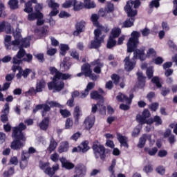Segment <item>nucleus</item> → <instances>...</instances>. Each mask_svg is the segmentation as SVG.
I'll list each match as a JSON object with an SVG mask.
<instances>
[{
	"instance_id": "f257e3e1",
	"label": "nucleus",
	"mask_w": 177,
	"mask_h": 177,
	"mask_svg": "<svg viewBox=\"0 0 177 177\" xmlns=\"http://www.w3.org/2000/svg\"><path fill=\"white\" fill-rule=\"evenodd\" d=\"M99 20V15L96 14H93L91 15V21L95 27L98 28L94 30V41H92L91 44L89 45V48L91 49H97V48L100 47V44L104 41V35H102V32L104 31V32H109V29L108 28H104L99 24L97 21Z\"/></svg>"
},
{
	"instance_id": "f03ea898",
	"label": "nucleus",
	"mask_w": 177,
	"mask_h": 177,
	"mask_svg": "<svg viewBox=\"0 0 177 177\" xmlns=\"http://www.w3.org/2000/svg\"><path fill=\"white\" fill-rule=\"evenodd\" d=\"M26 128V124L20 123L19 127L13 129L12 138H15V140L11 143L10 147L12 150H20L24 147L26 136H24L23 131Z\"/></svg>"
},
{
	"instance_id": "7ed1b4c3",
	"label": "nucleus",
	"mask_w": 177,
	"mask_h": 177,
	"mask_svg": "<svg viewBox=\"0 0 177 177\" xmlns=\"http://www.w3.org/2000/svg\"><path fill=\"white\" fill-rule=\"evenodd\" d=\"M13 37L15 40L11 43L12 37L9 35L5 37V46L8 50L12 49V50H17V49L20 48V41L21 40V34L19 28H17V29L13 31Z\"/></svg>"
},
{
	"instance_id": "20e7f679",
	"label": "nucleus",
	"mask_w": 177,
	"mask_h": 177,
	"mask_svg": "<svg viewBox=\"0 0 177 177\" xmlns=\"http://www.w3.org/2000/svg\"><path fill=\"white\" fill-rule=\"evenodd\" d=\"M136 59H140V60L143 61L146 59V55H145V49L136 50L134 52V55L132 59H129V56L126 57L124 59V68L126 71H131L133 70L136 64Z\"/></svg>"
},
{
	"instance_id": "39448f33",
	"label": "nucleus",
	"mask_w": 177,
	"mask_h": 177,
	"mask_svg": "<svg viewBox=\"0 0 177 177\" xmlns=\"http://www.w3.org/2000/svg\"><path fill=\"white\" fill-rule=\"evenodd\" d=\"M124 10L129 18L126 19L125 22L123 24V27L126 28L132 27L135 21V16L138 15V11L132 9V2L131 1L127 3V5L124 6Z\"/></svg>"
},
{
	"instance_id": "423d86ee",
	"label": "nucleus",
	"mask_w": 177,
	"mask_h": 177,
	"mask_svg": "<svg viewBox=\"0 0 177 177\" xmlns=\"http://www.w3.org/2000/svg\"><path fill=\"white\" fill-rule=\"evenodd\" d=\"M139 37H140V33L138 31H133L131 33V37L129 39L127 42V52L130 53L133 52L135 49L138 47L139 44Z\"/></svg>"
},
{
	"instance_id": "0eeeda50",
	"label": "nucleus",
	"mask_w": 177,
	"mask_h": 177,
	"mask_svg": "<svg viewBox=\"0 0 177 177\" xmlns=\"http://www.w3.org/2000/svg\"><path fill=\"white\" fill-rule=\"evenodd\" d=\"M50 107H59V109H61V107H63V105L55 101L47 100L46 104H38L36 106L37 110H41L43 109L44 110V111L42 112L43 117H45V115H46V111H50Z\"/></svg>"
},
{
	"instance_id": "6e6552de",
	"label": "nucleus",
	"mask_w": 177,
	"mask_h": 177,
	"mask_svg": "<svg viewBox=\"0 0 177 177\" xmlns=\"http://www.w3.org/2000/svg\"><path fill=\"white\" fill-rule=\"evenodd\" d=\"M93 150L95 158H106V149L99 142H95L93 145Z\"/></svg>"
},
{
	"instance_id": "1a4fd4ad",
	"label": "nucleus",
	"mask_w": 177,
	"mask_h": 177,
	"mask_svg": "<svg viewBox=\"0 0 177 177\" xmlns=\"http://www.w3.org/2000/svg\"><path fill=\"white\" fill-rule=\"evenodd\" d=\"M121 35V29L120 28H113L111 32L109 39L107 42L108 49H111L115 45H117V41L114 38H118Z\"/></svg>"
},
{
	"instance_id": "9d476101",
	"label": "nucleus",
	"mask_w": 177,
	"mask_h": 177,
	"mask_svg": "<svg viewBox=\"0 0 177 177\" xmlns=\"http://www.w3.org/2000/svg\"><path fill=\"white\" fill-rule=\"evenodd\" d=\"M71 6H73V10L75 12H78V10H81V9H84V3L77 1V0H66L62 4V8H64V9H68Z\"/></svg>"
},
{
	"instance_id": "9b49d317",
	"label": "nucleus",
	"mask_w": 177,
	"mask_h": 177,
	"mask_svg": "<svg viewBox=\"0 0 177 177\" xmlns=\"http://www.w3.org/2000/svg\"><path fill=\"white\" fill-rule=\"evenodd\" d=\"M62 80L63 79L55 78L53 80V82H48V89L50 91L54 89V92H60L64 88V82Z\"/></svg>"
},
{
	"instance_id": "f8f14e48",
	"label": "nucleus",
	"mask_w": 177,
	"mask_h": 177,
	"mask_svg": "<svg viewBox=\"0 0 177 177\" xmlns=\"http://www.w3.org/2000/svg\"><path fill=\"white\" fill-rule=\"evenodd\" d=\"M82 71L84 73L85 77H89L93 81L97 80V76L95 74H92V69H91V65L89 64H84L82 66Z\"/></svg>"
},
{
	"instance_id": "ddd939ff",
	"label": "nucleus",
	"mask_w": 177,
	"mask_h": 177,
	"mask_svg": "<svg viewBox=\"0 0 177 177\" xmlns=\"http://www.w3.org/2000/svg\"><path fill=\"white\" fill-rule=\"evenodd\" d=\"M50 71L51 74L54 75L53 79L58 78L59 80H68L71 78V75L68 73H62L61 72H59L57 71V69H56V68H50Z\"/></svg>"
},
{
	"instance_id": "4468645a",
	"label": "nucleus",
	"mask_w": 177,
	"mask_h": 177,
	"mask_svg": "<svg viewBox=\"0 0 177 177\" xmlns=\"http://www.w3.org/2000/svg\"><path fill=\"white\" fill-rule=\"evenodd\" d=\"M47 3L48 7L52 9V11L49 13V16L50 17L56 16L59 13V3H57L55 0H47Z\"/></svg>"
},
{
	"instance_id": "2eb2a0df",
	"label": "nucleus",
	"mask_w": 177,
	"mask_h": 177,
	"mask_svg": "<svg viewBox=\"0 0 177 177\" xmlns=\"http://www.w3.org/2000/svg\"><path fill=\"white\" fill-rule=\"evenodd\" d=\"M149 140L151 145L154 143V140H151V135L150 134H144L139 139V142L138 144V147L139 149H143L145 145H146V140Z\"/></svg>"
},
{
	"instance_id": "dca6fc26",
	"label": "nucleus",
	"mask_w": 177,
	"mask_h": 177,
	"mask_svg": "<svg viewBox=\"0 0 177 177\" xmlns=\"http://www.w3.org/2000/svg\"><path fill=\"white\" fill-rule=\"evenodd\" d=\"M19 51L15 57H13L12 63L14 64H20L21 63L22 57L26 56V50L21 48H19Z\"/></svg>"
},
{
	"instance_id": "f3484780",
	"label": "nucleus",
	"mask_w": 177,
	"mask_h": 177,
	"mask_svg": "<svg viewBox=\"0 0 177 177\" xmlns=\"http://www.w3.org/2000/svg\"><path fill=\"white\" fill-rule=\"evenodd\" d=\"M132 99H133V94H131L130 97H128L124 94L119 93L116 96V100L120 102H125L127 104H131V103H132Z\"/></svg>"
},
{
	"instance_id": "a211bd4d",
	"label": "nucleus",
	"mask_w": 177,
	"mask_h": 177,
	"mask_svg": "<svg viewBox=\"0 0 177 177\" xmlns=\"http://www.w3.org/2000/svg\"><path fill=\"white\" fill-rule=\"evenodd\" d=\"M90 96L91 99H95V100H100V102L97 103V106H101V109L106 111V106H103V97L100 95L97 91H93Z\"/></svg>"
},
{
	"instance_id": "6ab92c4d",
	"label": "nucleus",
	"mask_w": 177,
	"mask_h": 177,
	"mask_svg": "<svg viewBox=\"0 0 177 177\" xmlns=\"http://www.w3.org/2000/svg\"><path fill=\"white\" fill-rule=\"evenodd\" d=\"M85 26H86V24L84 21H80L77 22L75 25L76 30L73 32V35L77 37L79 34H81V32H84V31H85Z\"/></svg>"
},
{
	"instance_id": "aec40b11",
	"label": "nucleus",
	"mask_w": 177,
	"mask_h": 177,
	"mask_svg": "<svg viewBox=\"0 0 177 177\" xmlns=\"http://www.w3.org/2000/svg\"><path fill=\"white\" fill-rule=\"evenodd\" d=\"M86 174V167L83 164H78L75 167V174L78 175L80 177L85 176Z\"/></svg>"
},
{
	"instance_id": "412c9836",
	"label": "nucleus",
	"mask_w": 177,
	"mask_h": 177,
	"mask_svg": "<svg viewBox=\"0 0 177 177\" xmlns=\"http://www.w3.org/2000/svg\"><path fill=\"white\" fill-rule=\"evenodd\" d=\"M116 136L118 140L120 143V146L126 147L127 149L129 147V146L128 145V137L123 136L120 133H117Z\"/></svg>"
},
{
	"instance_id": "4be33fe9",
	"label": "nucleus",
	"mask_w": 177,
	"mask_h": 177,
	"mask_svg": "<svg viewBox=\"0 0 177 177\" xmlns=\"http://www.w3.org/2000/svg\"><path fill=\"white\" fill-rule=\"evenodd\" d=\"M91 66H94L93 71L96 74H100L102 73V68L103 67V63L100 62V59H96L91 62Z\"/></svg>"
},
{
	"instance_id": "5701e85b",
	"label": "nucleus",
	"mask_w": 177,
	"mask_h": 177,
	"mask_svg": "<svg viewBox=\"0 0 177 177\" xmlns=\"http://www.w3.org/2000/svg\"><path fill=\"white\" fill-rule=\"evenodd\" d=\"M68 60V57H65L63 62L61 63L60 67L62 71H68V70H70V68L71 67V63H70Z\"/></svg>"
},
{
	"instance_id": "b1692460",
	"label": "nucleus",
	"mask_w": 177,
	"mask_h": 177,
	"mask_svg": "<svg viewBox=\"0 0 177 177\" xmlns=\"http://www.w3.org/2000/svg\"><path fill=\"white\" fill-rule=\"evenodd\" d=\"M84 124L86 127V129H91L92 127L95 124V116L91 115L88 117L85 120H84Z\"/></svg>"
},
{
	"instance_id": "393cba45",
	"label": "nucleus",
	"mask_w": 177,
	"mask_h": 177,
	"mask_svg": "<svg viewBox=\"0 0 177 177\" xmlns=\"http://www.w3.org/2000/svg\"><path fill=\"white\" fill-rule=\"evenodd\" d=\"M56 147H57V142L53 138V136L50 138V143L47 150L49 151V153H52V151H55L56 150Z\"/></svg>"
},
{
	"instance_id": "a878e982",
	"label": "nucleus",
	"mask_w": 177,
	"mask_h": 177,
	"mask_svg": "<svg viewBox=\"0 0 177 177\" xmlns=\"http://www.w3.org/2000/svg\"><path fill=\"white\" fill-rule=\"evenodd\" d=\"M62 167L66 168V169H73L74 168V164L70 162L68 160H66L64 158H60Z\"/></svg>"
},
{
	"instance_id": "bb28decb",
	"label": "nucleus",
	"mask_w": 177,
	"mask_h": 177,
	"mask_svg": "<svg viewBox=\"0 0 177 177\" xmlns=\"http://www.w3.org/2000/svg\"><path fill=\"white\" fill-rule=\"evenodd\" d=\"M36 19H44V15L41 12H35L28 15V20H29V21H32Z\"/></svg>"
},
{
	"instance_id": "cd10ccee",
	"label": "nucleus",
	"mask_w": 177,
	"mask_h": 177,
	"mask_svg": "<svg viewBox=\"0 0 177 177\" xmlns=\"http://www.w3.org/2000/svg\"><path fill=\"white\" fill-rule=\"evenodd\" d=\"M40 129L46 131L49 127V118H44V120L39 124Z\"/></svg>"
},
{
	"instance_id": "c85d7f7f",
	"label": "nucleus",
	"mask_w": 177,
	"mask_h": 177,
	"mask_svg": "<svg viewBox=\"0 0 177 177\" xmlns=\"http://www.w3.org/2000/svg\"><path fill=\"white\" fill-rule=\"evenodd\" d=\"M153 122H156V125H161L162 124V120H161V118L160 116H155L153 118H150L147 121V124L148 125H150V124H153Z\"/></svg>"
},
{
	"instance_id": "c756f323",
	"label": "nucleus",
	"mask_w": 177,
	"mask_h": 177,
	"mask_svg": "<svg viewBox=\"0 0 177 177\" xmlns=\"http://www.w3.org/2000/svg\"><path fill=\"white\" fill-rule=\"evenodd\" d=\"M59 169V165H55L53 166V168L47 169L44 171V173H46L47 175H49L50 177L53 176L55 175V173L56 171Z\"/></svg>"
},
{
	"instance_id": "7c9ffc66",
	"label": "nucleus",
	"mask_w": 177,
	"mask_h": 177,
	"mask_svg": "<svg viewBox=\"0 0 177 177\" xmlns=\"http://www.w3.org/2000/svg\"><path fill=\"white\" fill-rule=\"evenodd\" d=\"M68 142L63 141L61 142V145L58 149L59 153H64L68 150Z\"/></svg>"
},
{
	"instance_id": "2f4dec72",
	"label": "nucleus",
	"mask_w": 177,
	"mask_h": 177,
	"mask_svg": "<svg viewBox=\"0 0 177 177\" xmlns=\"http://www.w3.org/2000/svg\"><path fill=\"white\" fill-rule=\"evenodd\" d=\"M30 41H31L30 37H26L23 39L21 36L19 48H21V46H24V48H28V46H30Z\"/></svg>"
},
{
	"instance_id": "473e14b6",
	"label": "nucleus",
	"mask_w": 177,
	"mask_h": 177,
	"mask_svg": "<svg viewBox=\"0 0 177 177\" xmlns=\"http://www.w3.org/2000/svg\"><path fill=\"white\" fill-rule=\"evenodd\" d=\"M80 153H86L89 150V146H88V141H84L79 145Z\"/></svg>"
},
{
	"instance_id": "72a5a7b5",
	"label": "nucleus",
	"mask_w": 177,
	"mask_h": 177,
	"mask_svg": "<svg viewBox=\"0 0 177 177\" xmlns=\"http://www.w3.org/2000/svg\"><path fill=\"white\" fill-rule=\"evenodd\" d=\"M5 28H8V32H12V27H10V24L6 23L5 21L0 23V32H2L5 30Z\"/></svg>"
},
{
	"instance_id": "f704fd0d",
	"label": "nucleus",
	"mask_w": 177,
	"mask_h": 177,
	"mask_svg": "<svg viewBox=\"0 0 177 177\" xmlns=\"http://www.w3.org/2000/svg\"><path fill=\"white\" fill-rule=\"evenodd\" d=\"M30 71H31L30 69H26L25 71H19V72L17 75V80H20V78H21V77H24V78H27V77H28V74H30Z\"/></svg>"
},
{
	"instance_id": "c9c22d12",
	"label": "nucleus",
	"mask_w": 177,
	"mask_h": 177,
	"mask_svg": "<svg viewBox=\"0 0 177 177\" xmlns=\"http://www.w3.org/2000/svg\"><path fill=\"white\" fill-rule=\"evenodd\" d=\"M73 115L75 118V124L76 125H78V118H80V116L82 115L81 111L80 110L79 106H76L74 110Z\"/></svg>"
},
{
	"instance_id": "e433bc0d",
	"label": "nucleus",
	"mask_w": 177,
	"mask_h": 177,
	"mask_svg": "<svg viewBox=\"0 0 177 177\" xmlns=\"http://www.w3.org/2000/svg\"><path fill=\"white\" fill-rule=\"evenodd\" d=\"M84 8L86 9H93L96 8V4L93 1H91V0H84V3H83Z\"/></svg>"
},
{
	"instance_id": "4c0bfd02",
	"label": "nucleus",
	"mask_w": 177,
	"mask_h": 177,
	"mask_svg": "<svg viewBox=\"0 0 177 177\" xmlns=\"http://www.w3.org/2000/svg\"><path fill=\"white\" fill-rule=\"evenodd\" d=\"M84 8L86 9H93L96 8V4L93 1H91V0H84V3H83Z\"/></svg>"
},
{
	"instance_id": "58836bf2",
	"label": "nucleus",
	"mask_w": 177,
	"mask_h": 177,
	"mask_svg": "<svg viewBox=\"0 0 177 177\" xmlns=\"http://www.w3.org/2000/svg\"><path fill=\"white\" fill-rule=\"evenodd\" d=\"M144 150L145 151H146V153H148L149 156H156V154L157 153V151H158V149H157V147H153V148L145 147Z\"/></svg>"
},
{
	"instance_id": "ea45409f",
	"label": "nucleus",
	"mask_w": 177,
	"mask_h": 177,
	"mask_svg": "<svg viewBox=\"0 0 177 177\" xmlns=\"http://www.w3.org/2000/svg\"><path fill=\"white\" fill-rule=\"evenodd\" d=\"M8 5L10 9H19V0H10L8 1Z\"/></svg>"
},
{
	"instance_id": "a19ab883",
	"label": "nucleus",
	"mask_w": 177,
	"mask_h": 177,
	"mask_svg": "<svg viewBox=\"0 0 177 177\" xmlns=\"http://www.w3.org/2000/svg\"><path fill=\"white\" fill-rule=\"evenodd\" d=\"M59 48H60V55H62V56H65L66 53H67V50L70 49V48L68 47V45L67 44H61Z\"/></svg>"
},
{
	"instance_id": "79ce46f5",
	"label": "nucleus",
	"mask_w": 177,
	"mask_h": 177,
	"mask_svg": "<svg viewBox=\"0 0 177 177\" xmlns=\"http://www.w3.org/2000/svg\"><path fill=\"white\" fill-rule=\"evenodd\" d=\"M45 85H46V83H45V81L44 80H41L40 82H37L36 86L37 92H42V89L45 88Z\"/></svg>"
},
{
	"instance_id": "37998d69",
	"label": "nucleus",
	"mask_w": 177,
	"mask_h": 177,
	"mask_svg": "<svg viewBox=\"0 0 177 177\" xmlns=\"http://www.w3.org/2000/svg\"><path fill=\"white\" fill-rule=\"evenodd\" d=\"M24 12H26V13H31V12H32V3H31V1H28L25 4Z\"/></svg>"
},
{
	"instance_id": "c03bdc74",
	"label": "nucleus",
	"mask_w": 177,
	"mask_h": 177,
	"mask_svg": "<svg viewBox=\"0 0 177 177\" xmlns=\"http://www.w3.org/2000/svg\"><path fill=\"white\" fill-rule=\"evenodd\" d=\"M39 167L40 169H42L44 171V172H45V171H46V169H50L49 162H44L42 161L39 162Z\"/></svg>"
},
{
	"instance_id": "a18cd8bd",
	"label": "nucleus",
	"mask_w": 177,
	"mask_h": 177,
	"mask_svg": "<svg viewBox=\"0 0 177 177\" xmlns=\"http://www.w3.org/2000/svg\"><path fill=\"white\" fill-rule=\"evenodd\" d=\"M136 121L141 124H147V120H146V118L143 115H137Z\"/></svg>"
},
{
	"instance_id": "49530a36",
	"label": "nucleus",
	"mask_w": 177,
	"mask_h": 177,
	"mask_svg": "<svg viewBox=\"0 0 177 177\" xmlns=\"http://www.w3.org/2000/svg\"><path fill=\"white\" fill-rule=\"evenodd\" d=\"M151 82H153V84H155L158 88H161L162 86L161 79H160V77H153L151 80Z\"/></svg>"
},
{
	"instance_id": "de8ad7c7",
	"label": "nucleus",
	"mask_w": 177,
	"mask_h": 177,
	"mask_svg": "<svg viewBox=\"0 0 177 177\" xmlns=\"http://www.w3.org/2000/svg\"><path fill=\"white\" fill-rule=\"evenodd\" d=\"M116 161H115V159H113L112 160V163L111 165V166L109 167V172L112 174L111 177H115L114 176V168L115 167V164H116Z\"/></svg>"
},
{
	"instance_id": "09e8293b",
	"label": "nucleus",
	"mask_w": 177,
	"mask_h": 177,
	"mask_svg": "<svg viewBox=\"0 0 177 177\" xmlns=\"http://www.w3.org/2000/svg\"><path fill=\"white\" fill-rule=\"evenodd\" d=\"M73 120L68 118L65 123V129H71L73 128Z\"/></svg>"
},
{
	"instance_id": "8fccbe9b",
	"label": "nucleus",
	"mask_w": 177,
	"mask_h": 177,
	"mask_svg": "<svg viewBox=\"0 0 177 177\" xmlns=\"http://www.w3.org/2000/svg\"><path fill=\"white\" fill-rule=\"evenodd\" d=\"M127 2H131L132 3L131 9H133V10H136L137 8H139V6H140V1L139 0H136L134 1H129Z\"/></svg>"
},
{
	"instance_id": "3c124183",
	"label": "nucleus",
	"mask_w": 177,
	"mask_h": 177,
	"mask_svg": "<svg viewBox=\"0 0 177 177\" xmlns=\"http://www.w3.org/2000/svg\"><path fill=\"white\" fill-rule=\"evenodd\" d=\"M29 157H30V153L26 151H23L21 153V161H27Z\"/></svg>"
},
{
	"instance_id": "603ef678",
	"label": "nucleus",
	"mask_w": 177,
	"mask_h": 177,
	"mask_svg": "<svg viewBox=\"0 0 177 177\" xmlns=\"http://www.w3.org/2000/svg\"><path fill=\"white\" fill-rule=\"evenodd\" d=\"M160 7V0H153L149 5V8H159Z\"/></svg>"
},
{
	"instance_id": "864d4df0",
	"label": "nucleus",
	"mask_w": 177,
	"mask_h": 177,
	"mask_svg": "<svg viewBox=\"0 0 177 177\" xmlns=\"http://www.w3.org/2000/svg\"><path fill=\"white\" fill-rule=\"evenodd\" d=\"M105 10L106 12H107V13L113 12L114 10V5H113V3H109L106 7L105 8Z\"/></svg>"
},
{
	"instance_id": "5fc2aeb1",
	"label": "nucleus",
	"mask_w": 177,
	"mask_h": 177,
	"mask_svg": "<svg viewBox=\"0 0 177 177\" xmlns=\"http://www.w3.org/2000/svg\"><path fill=\"white\" fill-rule=\"evenodd\" d=\"M156 54L154 48H149L147 52V57H153Z\"/></svg>"
},
{
	"instance_id": "6e6d98bb",
	"label": "nucleus",
	"mask_w": 177,
	"mask_h": 177,
	"mask_svg": "<svg viewBox=\"0 0 177 177\" xmlns=\"http://www.w3.org/2000/svg\"><path fill=\"white\" fill-rule=\"evenodd\" d=\"M59 16L61 19H66L67 17H70L71 15L66 11H61Z\"/></svg>"
},
{
	"instance_id": "4d7b16f0",
	"label": "nucleus",
	"mask_w": 177,
	"mask_h": 177,
	"mask_svg": "<svg viewBox=\"0 0 177 177\" xmlns=\"http://www.w3.org/2000/svg\"><path fill=\"white\" fill-rule=\"evenodd\" d=\"M153 73H154V71H153V67L147 68V75L149 80H150V78H151L153 77Z\"/></svg>"
},
{
	"instance_id": "13d9d810",
	"label": "nucleus",
	"mask_w": 177,
	"mask_h": 177,
	"mask_svg": "<svg viewBox=\"0 0 177 177\" xmlns=\"http://www.w3.org/2000/svg\"><path fill=\"white\" fill-rule=\"evenodd\" d=\"M137 76L138 78V81L140 82H145V80H146V77H144L143 73L142 72H138Z\"/></svg>"
},
{
	"instance_id": "bf43d9fd",
	"label": "nucleus",
	"mask_w": 177,
	"mask_h": 177,
	"mask_svg": "<svg viewBox=\"0 0 177 177\" xmlns=\"http://www.w3.org/2000/svg\"><path fill=\"white\" fill-rule=\"evenodd\" d=\"M50 160L54 162H57L59 161V154L57 153H55L50 155Z\"/></svg>"
},
{
	"instance_id": "052dcab7",
	"label": "nucleus",
	"mask_w": 177,
	"mask_h": 177,
	"mask_svg": "<svg viewBox=\"0 0 177 177\" xmlns=\"http://www.w3.org/2000/svg\"><path fill=\"white\" fill-rule=\"evenodd\" d=\"M60 113L65 118L70 115V111H67L66 109H61Z\"/></svg>"
},
{
	"instance_id": "680f3d73",
	"label": "nucleus",
	"mask_w": 177,
	"mask_h": 177,
	"mask_svg": "<svg viewBox=\"0 0 177 177\" xmlns=\"http://www.w3.org/2000/svg\"><path fill=\"white\" fill-rule=\"evenodd\" d=\"M56 52H57V50L55 48H49L47 50V55L48 56H53L54 55H56Z\"/></svg>"
},
{
	"instance_id": "e2e57ef3",
	"label": "nucleus",
	"mask_w": 177,
	"mask_h": 177,
	"mask_svg": "<svg viewBox=\"0 0 177 177\" xmlns=\"http://www.w3.org/2000/svg\"><path fill=\"white\" fill-rule=\"evenodd\" d=\"M10 164H12V165H17V164H19V160L17 159V157L14 156L11 158L10 160Z\"/></svg>"
},
{
	"instance_id": "0e129e2a",
	"label": "nucleus",
	"mask_w": 177,
	"mask_h": 177,
	"mask_svg": "<svg viewBox=\"0 0 177 177\" xmlns=\"http://www.w3.org/2000/svg\"><path fill=\"white\" fill-rule=\"evenodd\" d=\"M156 171L158 172V174H160V175H164V174H165V168L162 166H159L156 169Z\"/></svg>"
},
{
	"instance_id": "69168bd1",
	"label": "nucleus",
	"mask_w": 177,
	"mask_h": 177,
	"mask_svg": "<svg viewBox=\"0 0 177 177\" xmlns=\"http://www.w3.org/2000/svg\"><path fill=\"white\" fill-rule=\"evenodd\" d=\"M155 64H162L164 59L161 57H158L153 60Z\"/></svg>"
},
{
	"instance_id": "338daca9",
	"label": "nucleus",
	"mask_w": 177,
	"mask_h": 177,
	"mask_svg": "<svg viewBox=\"0 0 177 177\" xmlns=\"http://www.w3.org/2000/svg\"><path fill=\"white\" fill-rule=\"evenodd\" d=\"M173 3H174L173 15L174 16H177V0H174Z\"/></svg>"
},
{
	"instance_id": "774afa93",
	"label": "nucleus",
	"mask_w": 177,
	"mask_h": 177,
	"mask_svg": "<svg viewBox=\"0 0 177 177\" xmlns=\"http://www.w3.org/2000/svg\"><path fill=\"white\" fill-rule=\"evenodd\" d=\"M88 95H89V91H87V90L85 89L84 91L81 92V93L80 95V97L81 99H84V98L86 97V96Z\"/></svg>"
}]
</instances>
